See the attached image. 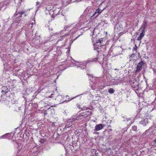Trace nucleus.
Instances as JSON below:
<instances>
[{"label": "nucleus", "mask_w": 156, "mask_h": 156, "mask_svg": "<svg viewBox=\"0 0 156 156\" xmlns=\"http://www.w3.org/2000/svg\"><path fill=\"white\" fill-rule=\"evenodd\" d=\"M59 12V11H58V13Z\"/></svg>", "instance_id": "nucleus-31"}, {"label": "nucleus", "mask_w": 156, "mask_h": 156, "mask_svg": "<svg viewBox=\"0 0 156 156\" xmlns=\"http://www.w3.org/2000/svg\"><path fill=\"white\" fill-rule=\"evenodd\" d=\"M147 122V119H144V120H142L140 122V123L144 125H146V123Z\"/></svg>", "instance_id": "nucleus-13"}, {"label": "nucleus", "mask_w": 156, "mask_h": 156, "mask_svg": "<svg viewBox=\"0 0 156 156\" xmlns=\"http://www.w3.org/2000/svg\"><path fill=\"white\" fill-rule=\"evenodd\" d=\"M147 26V22L146 21H144L141 27L139 29V30H145V29Z\"/></svg>", "instance_id": "nucleus-5"}, {"label": "nucleus", "mask_w": 156, "mask_h": 156, "mask_svg": "<svg viewBox=\"0 0 156 156\" xmlns=\"http://www.w3.org/2000/svg\"><path fill=\"white\" fill-rule=\"evenodd\" d=\"M98 15V14H96V15H95V16H94V18H95V16H96V15Z\"/></svg>", "instance_id": "nucleus-28"}, {"label": "nucleus", "mask_w": 156, "mask_h": 156, "mask_svg": "<svg viewBox=\"0 0 156 156\" xmlns=\"http://www.w3.org/2000/svg\"><path fill=\"white\" fill-rule=\"evenodd\" d=\"M83 117H84V115H81L79 116H76L75 119H73L74 121H75L76 120H78L79 119H83Z\"/></svg>", "instance_id": "nucleus-12"}, {"label": "nucleus", "mask_w": 156, "mask_h": 156, "mask_svg": "<svg viewBox=\"0 0 156 156\" xmlns=\"http://www.w3.org/2000/svg\"><path fill=\"white\" fill-rule=\"evenodd\" d=\"M85 109H88V107L86 108V107H83V108H82V109L84 110Z\"/></svg>", "instance_id": "nucleus-23"}, {"label": "nucleus", "mask_w": 156, "mask_h": 156, "mask_svg": "<svg viewBox=\"0 0 156 156\" xmlns=\"http://www.w3.org/2000/svg\"><path fill=\"white\" fill-rule=\"evenodd\" d=\"M138 87V84L137 83H136V84L135 85H132V87L133 88H136Z\"/></svg>", "instance_id": "nucleus-17"}, {"label": "nucleus", "mask_w": 156, "mask_h": 156, "mask_svg": "<svg viewBox=\"0 0 156 156\" xmlns=\"http://www.w3.org/2000/svg\"><path fill=\"white\" fill-rule=\"evenodd\" d=\"M96 156H98V155H97L96 154Z\"/></svg>", "instance_id": "nucleus-33"}, {"label": "nucleus", "mask_w": 156, "mask_h": 156, "mask_svg": "<svg viewBox=\"0 0 156 156\" xmlns=\"http://www.w3.org/2000/svg\"><path fill=\"white\" fill-rule=\"evenodd\" d=\"M104 127V125L101 124L97 125L95 127L94 130L96 131H99L102 129Z\"/></svg>", "instance_id": "nucleus-2"}, {"label": "nucleus", "mask_w": 156, "mask_h": 156, "mask_svg": "<svg viewBox=\"0 0 156 156\" xmlns=\"http://www.w3.org/2000/svg\"><path fill=\"white\" fill-rule=\"evenodd\" d=\"M18 15V17H22V15H20L19 14Z\"/></svg>", "instance_id": "nucleus-24"}, {"label": "nucleus", "mask_w": 156, "mask_h": 156, "mask_svg": "<svg viewBox=\"0 0 156 156\" xmlns=\"http://www.w3.org/2000/svg\"><path fill=\"white\" fill-rule=\"evenodd\" d=\"M10 103L9 101H5L4 103V105L5 107L8 108L10 107Z\"/></svg>", "instance_id": "nucleus-11"}, {"label": "nucleus", "mask_w": 156, "mask_h": 156, "mask_svg": "<svg viewBox=\"0 0 156 156\" xmlns=\"http://www.w3.org/2000/svg\"><path fill=\"white\" fill-rule=\"evenodd\" d=\"M145 32V30H141V33L140 34V36L138 37L137 40L138 41L141 40V39L144 36Z\"/></svg>", "instance_id": "nucleus-4"}, {"label": "nucleus", "mask_w": 156, "mask_h": 156, "mask_svg": "<svg viewBox=\"0 0 156 156\" xmlns=\"http://www.w3.org/2000/svg\"><path fill=\"white\" fill-rule=\"evenodd\" d=\"M77 107L79 108H80V105H78L77 106Z\"/></svg>", "instance_id": "nucleus-26"}, {"label": "nucleus", "mask_w": 156, "mask_h": 156, "mask_svg": "<svg viewBox=\"0 0 156 156\" xmlns=\"http://www.w3.org/2000/svg\"><path fill=\"white\" fill-rule=\"evenodd\" d=\"M153 144L154 146H156V139L153 141Z\"/></svg>", "instance_id": "nucleus-20"}, {"label": "nucleus", "mask_w": 156, "mask_h": 156, "mask_svg": "<svg viewBox=\"0 0 156 156\" xmlns=\"http://www.w3.org/2000/svg\"><path fill=\"white\" fill-rule=\"evenodd\" d=\"M86 62H79V66L81 68L83 69H84L86 67Z\"/></svg>", "instance_id": "nucleus-6"}, {"label": "nucleus", "mask_w": 156, "mask_h": 156, "mask_svg": "<svg viewBox=\"0 0 156 156\" xmlns=\"http://www.w3.org/2000/svg\"><path fill=\"white\" fill-rule=\"evenodd\" d=\"M137 47L136 45H135L134 47L133 48V49H134L136 50L137 49Z\"/></svg>", "instance_id": "nucleus-21"}, {"label": "nucleus", "mask_w": 156, "mask_h": 156, "mask_svg": "<svg viewBox=\"0 0 156 156\" xmlns=\"http://www.w3.org/2000/svg\"><path fill=\"white\" fill-rule=\"evenodd\" d=\"M25 11L24 10L21 11H19L18 12L17 10L16 11V12H15V16H17L19 14L20 15H22L23 14L25 13Z\"/></svg>", "instance_id": "nucleus-8"}, {"label": "nucleus", "mask_w": 156, "mask_h": 156, "mask_svg": "<svg viewBox=\"0 0 156 156\" xmlns=\"http://www.w3.org/2000/svg\"><path fill=\"white\" fill-rule=\"evenodd\" d=\"M98 15V14H96V15H95V16H94V18H95V16H96V15Z\"/></svg>", "instance_id": "nucleus-27"}, {"label": "nucleus", "mask_w": 156, "mask_h": 156, "mask_svg": "<svg viewBox=\"0 0 156 156\" xmlns=\"http://www.w3.org/2000/svg\"><path fill=\"white\" fill-rule=\"evenodd\" d=\"M27 16V15H26V14H25V15L24 16Z\"/></svg>", "instance_id": "nucleus-30"}, {"label": "nucleus", "mask_w": 156, "mask_h": 156, "mask_svg": "<svg viewBox=\"0 0 156 156\" xmlns=\"http://www.w3.org/2000/svg\"><path fill=\"white\" fill-rule=\"evenodd\" d=\"M137 129V127L136 126H132V129L133 130L136 131Z\"/></svg>", "instance_id": "nucleus-16"}, {"label": "nucleus", "mask_w": 156, "mask_h": 156, "mask_svg": "<svg viewBox=\"0 0 156 156\" xmlns=\"http://www.w3.org/2000/svg\"><path fill=\"white\" fill-rule=\"evenodd\" d=\"M102 11L101 10V9L99 8L97 9L93 15L91 17H93L96 15V14H98L97 15H96L95 16V18H96L99 15L100 13H101Z\"/></svg>", "instance_id": "nucleus-3"}, {"label": "nucleus", "mask_w": 156, "mask_h": 156, "mask_svg": "<svg viewBox=\"0 0 156 156\" xmlns=\"http://www.w3.org/2000/svg\"><path fill=\"white\" fill-rule=\"evenodd\" d=\"M135 54L134 53L131 54L129 57V61H134L135 60Z\"/></svg>", "instance_id": "nucleus-10"}, {"label": "nucleus", "mask_w": 156, "mask_h": 156, "mask_svg": "<svg viewBox=\"0 0 156 156\" xmlns=\"http://www.w3.org/2000/svg\"><path fill=\"white\" fill-rule=\"evenodd\" d=\"M59 12V11H58V13Z\"/></svg>", "instance_id": "nucleus-32"}, {"label": "nucleus", "mask_w": 156, "mask_h": 156, "mask_svg": "<svg viewBox=\"0 0 156 156\" xmlns=\"http://www.w3.org/2000/svg\"><path fill=\"white\" fill-rule=\"evenodd\" d=\"M56 10H54L53 11V15L51 16V17L53 18L54 19V15H57L58 14V13L56 14Z\"/></svg>", "instance_id": "nucleus-15"}, {"label": "nucleus", "mask_w": 156, "mask_h": 156, "mask_svg": "<svg viewBox=\"0 0 156 156\" xmlns=\"http://www.w3.org/2000/svg\"><path fill=\"white\" fill-rule=\"evenodd\" d=\"M102 42H103V40H98L96 41V43H102Z\"/></svg>", "instance_id": "nucleus-19"}, {"label": "nucleus", "mask_w": 156, "mask_h": 156, "mask_svg": "<svg viewBox=\"0 0 156 156\" xmlns=\"http://www.w3.org/2000/svg\"><path fill=\"white\" fill-rule=\"evenodd\" d=\"M9 133H6L3 135L2 136V138H4L5 137H6L9 135Z\"/></svg>", "instance_id": "nucleus-18"}, {"label": "nucleus", "mask_w": 156, "mask_h": 156, "mask_svg": "<svg viewBox=\"0 0 156 156\" xmlns=\"http://www.w3.org/2000/svg\"><path fill=\"white\" fill-rule=\"evenodd\" d=\"M73 98L71 99L70 100H69V101H70V100H72V99H73V98Z\"/></svg>", "instance_id": "nucleus-29"}, {"label": "nucleus", "mask_w": 156, "mask_h": 156, "mask_svg": "<svg viewBox=\"0 0 156 156\" xmlns=\"http://www.w3.org/2000/svg\"><path fill=\"white\" fill-rule=\"evenodd\" d=\"M40 4V2H36V5L38 7H39V6H38V5L39 4Z\"/></svg>", "instance_id": "nucleus-22"}, {"label": "nucleus", "mask_w": 156, "mask_h": 156, "mask_svg": "<svg viewBox=\"0 0 156 156\" xmlns=\"http://www.w3.org/2000/svg\"><path fill=\"white\" fill-rule=\"evenodd\" d=\"M97 59H96V58H94V59H93V61H96Z\"/></svg>", "instance_id": "nucleus-25"}, {"label": "nucleus", "mask_w": 156, "mask_h": 156, "mask_svg": "<svg viewBox=\"0 0 156 156\" xmlns=\"http://www.w3.org/2000/svg\"><path fill=\"white\" fill-rule=\"evenodd\" d=\"M108 92L111 94H112L115 92L113 88H110L108 91Z\"/></svg>", "instance_id": "nucleus-14"}, {"label": "nucleus", "mask_w": 156, "mask_h": 156, "mask_svg": "<svg viewBox=\"0 0 156 156\" xmlns=\"http://www.w3.org/2000/svg\"><path fill=\"white\" fill-rule=\"evenodd\" d=\"M146 66V63L144 61H141L138 63L136 67V69L135 71L136 73H138L140 71L142 68H143Z\"/></svg>", "instance_id": "nucleus-1"}, {"label": "nucleus", "mask_w": 156, "mask_h": 156, "mask_svg": "<svg viewBox=\"0 0 156 156\" xmlns=\"http://www.w3.org/2000/svg\"><path fill=\"white\" fill-rule=\"evenodd\" d=\"M2 92L5 93V94L8 93V89L7 87L6 86H3L2 88Z\"/></svg>", "instance_id": "nucleus-9"}, {"label": "nucleus", "mask_w": 156, "mask_h": 156, "mask_svg": "<svg viewBox=\"0 0 156 156\" xmlns=\"http://www.w3.org/2000/svg\"><path fill=\"white\" fill-rule=\"evenodd\" d=\"M83 114L84 115V117L86 118L88 116L92 114V112L89 111H86L85 112H83Z\"/></svg>", "instance_id": "nucleus-7"}]
</instances>
